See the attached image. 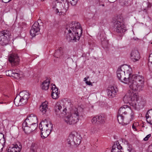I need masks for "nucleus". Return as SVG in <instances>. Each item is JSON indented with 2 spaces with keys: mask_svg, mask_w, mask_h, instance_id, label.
<instances>
[{
  "mask_svg": "<svg viewBox=\"0 0 152 152\" xmlns=\"http://www.w3.org/2000/svg\"><path fill=\"white\" fill-rule=\"evenodd\" d=\"M123 66V67L122 69L129 75L127 78L124 77V83L125 84L131 83L129 87L133 91H140L142 90L144 86L145 79L144 77L137 74L132 75V69L129 66L126 65Z\"/></svg>",
  "mask_w": 152,
  "mask_h": 152,
  "instance_id": "obj_1",
  "label": "nucleus"
},
{
  "mask_svg": "<svg viewBox=\"0 0 152 152\" xmlns=\"http://www.w3.org/2000/svg\"><path fill=\"white\" fill-rule=\"evenodd\" d=\"M65 31L67 41L73 42L79 39L82 34V29L78 22H72L66 26Z\"/></svg>",
  "mask_w": 152,
  "mask_h": 152,
  "instance_id": "obj_2",
  "label": "nucleus"
},
{
  "mask_svg": "<svg viewBox=\"0 0 152 152\" xmlns=\"http://www.w3.org/2000/svg\"><path fill=\"white\" fill-rule=\"evenodd\" d=\"M138 98L137 93L129 91L124 97L123 100L125 103H129L130 106L134 109L139 110L143 107L144 105L142 101L140 102L139 103L135 102L138 100Z\"/></svg>",
  "mask_w": 152,
  "mask_h": 152,
  "instance_id": "obj_3",
  "label": "nucleus"
},
{
  "mask_svg": "<svg viewBox=\"0 0 152 152\" xmlns=\"http://www.w3.org/2000/svg\"><path fill=\"white\" fill-rule=\"evenodd\" d=\"M83 109L81 108H75L72 110L70 114L66 116L64 119L65 122L69 125L76 124L79 120L80 116L82 115L81 111Z\"/></svg>",
  "mask_w": 152,
  "mask_h": 152,
  "instance_id": "obj_4",
  "label": "nucleus"
},
{
  "mask_svg": "<svg viewBox=\"0 0 152 152\" xmlns=\"http://www.w3.org/2000/svg\"><path fill=\"white\" fill-rule=\"evenodd\" d=\"M39 128L41 131V137L45 138L48 136L53 129V125L50 121L48 122L47 119H45L40 123Z\"/></svg>",
  "mask_w": 152,
  "mask_h": 152,
  "instance_id": "obj_5",
  "label": "nucleus"
},
{
  "mask_svg": "<svg viewBox=\"0 0 152 152\" xmlns=\"http://www.w3.org/2000/svg\"><path fill=\"white\" fill-rule=\"evenodd\" d=\"M131 106L129 107L125 105L119 108L117 115L118 121L119 124L124 125H127L129 123V121L124 119L125 116L124 115H126L128 113H130L131 111Z\"/></svg>",
  "mask_w": 152,
  "mask_h": 152,
  "instance_id": "obj_6",
  "label": "nucleus"
},
{
  "mask_svg": "<svg viewBox=\"0 0 152 152\" xmlns=\"http://www.w3.org/2000/svg\"><path fill=\"white\" fill-rule=\"evenodd\" d=\"M28 98V93L26 91H22L15 99L14 103L17 106L23 105L27 103Z\"/></svg>",
  "mask_w": 152,
  "mask_h": 152,
  "instance_id": "obj_7",
  "label": "nucleus"
},
{
  "mask_svg": "<svg viewBox=\"0 0 152 152\" xmlns=\"http://www.w3.org/2000/svg\"><path fill=\"white\" fill-rule=\"evenodd\" d=\"M10 32L8 30H4L0 32V45L3 46H6L10 44Z\"/></svg>",
  "mask_w": 152,
  "mask_h": 152,
  "instance_id": "obj_8",
  "label": "nucleus"
},
{
  "mask_svg": "<svg viewBox=\"0 0 152 152\" xmlns=\"http://www.w3.org/2000/svg\"><path fill=\"white\" fill-rule=\"evenodd\" d=\"M113 22L114 31L117 32L122 34L126 30L123 23L122 18H118L115 20H114Z\"/></svg>",
  "mask_w": 152,
  "mask_h": 152,
  "instance_id": "obj_9",
  "label": "nucleus"
},
{
  "mask_svg": "<svg viewBox=\"0 0 152 152\" xmlns=\"http://www.w3.org/2000/svg\"><path fill=\"white\" fill-rule=\"evenodd\" d=\"M62 107L61 103L60 102H57L54 107L55 113L56 115L58 117H63L66 115V108L63 109L62 112H61Z\"/></svg>",
  "mask_w": 152,
  "mask_h": 152,
  "instance_id": "obj_10",
  "label": "nucleus"
},
{
  "mask_svg": "<svg viewBox=\"0 0 152 152\" xmlns=\"http://www.w3.org/2000/svg\"><path fill=\"white\" fill-rule=\"evenodd\" d=\"M9 60L12 66L17 65L20 61L19 57L16 54H11L9 57Z\"/></svg>",
  "mask_w": 152,
  "mask_h": 152,
  "instance_id": "obj_11",
  "label": "nucleus"
},
{
  "mask_svg": "<svg viewBox=\"0 0 152 152\" xmlns=\"http://www.w3.org/2000/svg\"><path fill=\"white\" fill-rule=\"evenodd\" d=\"M40 30L39 23L37 22H35L32 25L30 31V34L32 37H34Z\"/></svg>",
  "mask_w": 152,
  "mask_h": 152,
  "instance_id": "obj_12",
  "label": "nucleus"
},
{
  "mask_svg": "<svg viewBox=\"0 0 152 152\" xmlns=\"http://www.w3.org/2000/svg\"><path fill=\"white\" fill-rule=\"evenodd\" d=\"M26 122L28 125L37 124V119L36 116L33 114L28 115L24 121Z\"/></svg>",
  "mask_w": 152,
  "mask_h": 152,
  "instance_id": "obj_13",
  "label": "nucleus"
},
{
  "mask_svg": "<svg viewBox=\"0 0 152 152\" xmlns=\"http://www.w3.org/2000/svg\"><path fill=\"white\" fill-rule=\"evenodd\" d=\"M123 67V66L122 65L118 67L117 71V75L118 79L124 83L123 79L125 74L124 70L122 69Z\"/></svg>",
  "mask_w": 152,
  "mask_h": 152,
  "instance_id": "obj_14",
  "label": "nucleus"
},
{
  "mask_svg": "<svg viewBox=\"0 0 152 152\" xmlns=\"http://www.w3.org/2000/svg\"><path fill=\"white\" fill-rule=\"evenodd\" d=\"M117 90L116 88H115ZM117 90H116L114 87H109L107 90V95L110 98H112L115 96Z\"/></svg>",
  "mask_w": 152,
  "mask_h": 152,
  "instance_id": "obj_15",
  "label": "nucleus"
},
{
  "mask_svg": "<svg viewBox=\"0 0 152 152\" xmlns=\"http://www.w3.org/2000/svg\"><path fill=\"white\" fill-rule=\"evenodd\" d=\"M140 57V54L137 50H133L131 54V59L134 62L138 61Z\"/></svg>",
  "mask_w": 152,
  "mask_h": 152,
  "instance_id": "obj_16",
  "label": "nucleus"
},
{
  "mask_svg": "<svg viewBox=\"0 0 152 152\" xmlns=\"http://www.w3.org/2000/svg\"><path fill=\"white\" fill-rule=\"evenodd\" d=\"M48 102L45 101L43 102L40 106L39 107L40 110L43 114H46L47 112L48 111Z\"/></svg>",
  "mask_w": 152,
  "mask_h": 152,
  "instance_id": "obj_17",
  "label": "nucleus"
},
{
  "mask_svg": "<svg viewBox=\"0 0 152 152\" xmlns=\"http://www.w3.org/2000/svg\"><path fill=\"white\" fill-rule=\"evenodd\" d=\"M21 147V146L20 145L19 147L17 145H13L12 146L9 148L7 152H20Z\"/></svg>",
  "mask_w": 152,
  "mask_h": 152,
  "instance_id": "obj_18",
  "label": "nucleus"
},
{
  "mask_svg": "<svg viewBox=\"0 0 152 152\" xmlns=\"http://www.w3.org/2000/svg\"><path fill=\"white\" fill-rule=\"evenodd\" d=\"M31 126H29L26 122H24L22 124V128L26 134H29L31 132L30 129Z\"/></svg>",
  "mask_w": 152,
  "mask_h": 152,
  "instance_id": "obj_19",
  "label": "nucleus"
},
{
  "mask_svg": "<svg viewBox=\"0 0 152 152\" xmlns=\"http://www.w3.org/2000/svg\"><path fill=\"white\" fill-rule=\"evenodd\" d=\"M50 82V80L49 78H47L46 80H44L41 86L42 89L47 90L48 89Z\"/></svg>",
  "mask_w": 152,
  "mask_h": 152,
  "instance_id": "obj_20",
  "label": "nucleus"
},
{
  "mask_svg": "<svg viewBox=\"0 0 152 152\" xmlns=\"http://www.w3.org/2000/svg\"><path fill=\"white\" fill-rule=\"evenodd\" d=\"M74 135L75 134H73L72 133H71L70 134L67 140V143L70 145V146L71 145H74V143L72 142H74Z\"/></svg>",
  "mask_w": 152,
  "mask_h": 152,
  "instance_id": "obj_21",
  "label": "nucleus"
},
{
  "mask_svg": "<svg viewBox=\"0 0 152 152\" xmlns=\"http://www.w3.org/2000/svg\"><path fill=\"white\" fill-rule=\"evenodd\" d=\"M79 136L77 133H76V134H75L74 142H72L74 143V145H78L80 143L81 140L79 138Z\"/></svg>",
  "mask_w": 152,
  "mask_h": 152,
  "instance_id": "obj_22",
  "label": "nucleus"
},
{
  "mask_svg": "<svg viewBox=\"0 0 152 152\" xmlns=\"http://www.w3.org/2000/svg\"><path fill=\"white\" fill-rule=\"evenodd\" d=\"M63 53L62 48L61 47L59 48L56 51L54 56L55 57L58 58Z\"/></svg>",
  "mask_w": 152,
  "mask_h": 152,
  "instance_id": "obj_23",
  "label": "nucleus"
},
{
  "mask_svg": "<svg viewBox=\"0 0 152 152\" xmlns=\"http://www.w3.org/2000/svg\"><path fill=\"white\" fill-rule=\"evenodd\" d=\"M98 122L101 124H103L104 123L106 119L105 115H102L97 116Z\"/></svg>",
  "mask_w": 152,
  "mask_h": 152,
  "instance_id": "obj_24",
  "label": "nucleus"
},
{
  "mask_svg": "<svg viewBox=\"0 0 152 152\" xmlns=\"http://www.w3.org/2000/svg\"><path fill=\"white\" fill-rule=\"evenodd\" d=\"M112 148L115 149L116 148L118 149V151H122V147L119 144L118 141H116L114 142L113 145L112 146Z\"/></svg>",
  "mask_w": 152,
  "mask_h": 152,
  "instance_id": "obj_25",
  "label": "nucleus"
},
{
  "mask_svg": "<svg viewBox=\"0 0 152 152\" xmlns=\"http://www.w3.org/2000/svg\"><path fill=\"white\" fill-rule=\"evenodd\" d=\"M148 66L150 70H152V53L151 54L148 59Z\"/></svg>",
  "mask_w": 152,
  "mask_h": 152,
  "instance_id": "obj_26",
  "label": "nucleus"
},
{
  "mask_svg": "<svg viewBox=\"0 0 152 152\" xmlns=\"http://www.w3.org/2000/svg\"><path fill=\"white\" fill-rule=\"evenodd\" d=\"M0 137H2L1 139H0V142L2 143V145L3 146L2 148H1V149H2L5 142V138L4 135L2 133H0Z\"/></svg>",
  "mask_w": 152,
  "mask_h": 152,
  "instance_id": "obj_27",
  "label": "nucleus"
},
{
  "mask_svg": "<svg viewBox=\"0 0 152 152\" xmlns=\"http://www.w3.org/2000/svg\"><path fill=\"white\" fill-rule=\"evenodd\" d=\"M59 92H52L51 96L52 98L54 99H57L59 96Z\"/></svg>",
  "mask_w": 152,
  "mask_h": 152,
  "instance_id": "obj_28",
  "label": "nucleus"
},
{
  "mask_svg": "<svg viewBox=\"0 0 152 152\" xmlns=\"http://www.w3.org/2000/svg\"><path fill=\"white\" fill-rule=\"evenodd\" d=\"M78 0H66V1L67 3H69V2H70L71 4L73 6H75L77 4Z\"/></svg>",
  "mask_w": 152,
  "mask_h": 152,
  "instance_id": "obj_29",
  "label": "nucleus"
},
{
  "mask_svg": "<svg viewBox=\"0 0 152 152\" xmlns=\"http://www.w3.org/2000/svg\"><path fill=\"white\" fill-rule=\"evenodd\" d=\"M12 77L16 79L20 77V74L19 72H16L14 70Z\"/></svg>",
  "mask_w": 152,
  "mask_h": 152,
  "instance_id": "obj_30",
  "label": "nucleus"
},
{
  "mask_svg": "<svg viewBox=\"0 0 152 152\" xmlns=\"http://www.w3.org/2000/svg\"><path fill=\"white\" fill-rule=\"evenodd\" d=\"M37 124H32L31 125H29V126H31L30 129L31 130V132L34 131L36 129L37 126Z\"/></svg>",
  "mask_w": 152,
  "mask_h": 152,
  "instance_id": "obj_31",
  "label": "nucleus"
},
{
  "mask_svg": "<svg viewBox=\"0 0 152 152\" xmlns=\"http://www.w3.org/2000/svg\"><path fill=\"white\" fill-rule=\"evenodd\" d=\"M13 72V70H8L6 71V75L8 76L12 77Z\"/></svg>",
  "mask_w": 152,
  "mask_h": 152,
  "instance_id": "obj_32",
  "label": "nucleus"
},
{
  "mask_svg": "<svg viewBox=\"0 0 152 152\" xmlns=\"http://www.w3.org/2000/svg\"><path fill=\"white\" fill-rule=\"evenodd\" d=\"M51 89L52 90V92L54 93L58 91V89L57 88L55 85L53 84V85L52 86V88H51Z\"/></svg>",
  "mask_w": 152,
  "mask_h": 152,
  "instance_id": "obj_33",
  "label": "nucleus"
},
{
  "mask_svg": "<svg viewBox=\"0 0 152 152\" xmlns=\"http://www.w3.org/2000/svg\"><path fill=\"white\" fill-rule=\"evenodd\" d=\"M97 132L96 129L94 127H92L90 129V132L91 134H93Z\"/></svg>",
  "mask_w": 152,
  "mask_h": 152,
  "instance_id": "obj_34",
  "label": "nucleus"
},
{
  "mask_svg": "<svg viewBox=\"0 0 152 152\" xmlns=\"http://www.w3.org/2000/svg\"><path fill=\"white\" fill-rule=\"evenodd\" d=\"M98 121L97 116L94 117L91 120V122L93 124H95L96 122Z\"/></svg>",
  "mask_w": 152,
  "mask_h": 152,
  "instance_id": "obj_35",
  "label": "nucleus"
},
{
  "mask_svg": "<svg viewBox=\"0 0 152 152\" xmlns=\"http://www.w3.org/2000/svg\"><path fill=\"white\" fill-rule=\"evenodd\" d=\"M130 112H131L130 114V116L131 117V118L130 119V121H132L133 119V118H134V113L132 111V109H131V111H130Z\"/></svg>",
  "mask_w": 152,
  "mask_h": 152,
  "instance_id": "obj_36",
  "label": "nucleus"
},
{
  "mask_svg": "<svg viewBox=\"0 0 152 152\" xmlns=\"http://www.w3.org/2000/svg\"><path fill=\"white\" fill-rule=\"evenodd\" d=\"M118 149H115L113 148H112V150L111 151V152H123L122 151H118Z\"/></svg>",
  "mask_w": 152,
  "mask_h": 152,
  "instance_id": "obj_37",
  "label": "nucleus"
},
{
  "mask_svg": "<svg viewBox=\"0 0 152 152\" xmlns=\"http://www.w3.org/2000/svg\"><path fill=\"white\" fill-rule=\"evenodd\" d=\"M151 134H149L148 135L145 137L143 140L144 141H147L148 140V138L151 137Z\"/></svg>",
  "mask_w": 152,
  "mask_h": 152,
  "instance_id": "obj_38",
  "label": "nucleus"
},
{
  "mask_svg": "<svg viewBox=\"0 0 152 152\" xmlns=\"http://www.w3.org/2000/svg\"><path fill=\"white\" fill-rule=\"evenodd\" d=\"M148 151V152H152V145L149 146Z\"/></svg>",
  "mask_w": 152,
  "mask_h": 152,
  "instance_id": "obj_39",
  "label": "nucleus"
},
{
  "mask_svg": "<svg viewBox=\"0 0 152 152\" xmlns=\"http://www.w3.org/2000/svg\"><path fill=\"white\" fill-rule=\"evenodd\" d=\"M150 110H148L146 114L145 117L146 118L147 120V119L149 118V115H148V113H149V111H150Z\"/></svg>",
  "mask_w": 152,
  "mask_h": 152,
  "instance_id": "obj_40",
  "label": "nucleus"
},
{
  "mask_svg": "<svg viewBox=\"0 0 152 152\" xmlns=\"http://www.w3.org/2000/svg\"><path fill=\"white\" fill-rule=\"evenodd\" d=\"M86 83L88 85H91V86H92V83L90 81H87L86 82Z\"/></svg>",
  "mask_w": 152,
  "mask_h": 152,
  "instance_id": "obj_41",
  "label": "nucleus"
},
{
  "mask_svg": "<svg viewBox=\"0 0 152 152\" xmlns=\"http://www.w3.org/2000/svg\"><path fill=\"white\" fill-rule=\"evenodd\" d=\"M101 42H102V43H104V41L105 40L104 37V38H101Z\"/></svg>",
  "mask_w": 152,
  "mask_h": 152,
  "instance_id": "obj_42",
  "label": "nucleus"
},
{
  "mask_svg": "<svg viewBox=\"0 0 152 152\" xmlns=\"http://www.w3.org/2000/svg\"><path fill=\"white\" fill-rule=\"evenodd\" d=\"M89 77H88L87 78H86V77H85L84 79V81H86V82L87 81V80H88V79L89 78Z\"/></svg>",
  "mask_w": 152,
  "mask_h": 152,
  "instance_id": "obj_43",
  "label": "nucleus"
},
{
  "mask_svg": "<svg viewBox=\"0 0 152 152\" xmlns=\"http://www.w3.org/2000/svg\"><path fill=\"white\" fill-rule=\"evenodd\" d=\"M147 122L148 123L152 125V123H151V121H148V120H147Z\"/></svg>",
  "mask_w": 152,
  "mask_h": 152,
  "instance_id": "obj_44",
  "label": "nucleus"
},
{
  "mask_svg": "<svg viewBox=\"0 0 152 152\" xmlns=\"http://www.w3.org/2000/svg\"><path fill=\"white\" fill-rule=\"evenodd\" d=\"M132 128L133 129H134L136 130V127L134 126V124H133L132 125Z\"/></svg>",
  "mask_w": 152,
  "mask_h": 152,
  "instance_id": "obj_45",
  "label": "nucleus"
},
{
  "mask_svg": "<svg viewBox=\"0 0 152 152\" xmlns=\"http://www.w3.org/2000/svg\"><path fill=\"white\" fill-rule=\"evenodd\" d=\"M0 103L1 104H2L4 103V102H0Z\"/></svg>",
  "mask_w": 152,
  "mask_h": 152,
  "instance_id": "obj_46",
  "label": "nucleus"
},
{
  "mask_svg": "<svg viewBox=\"0 0 152 152\" xmlns=\"http://www.w3.org/2000/svg\"><path fill=\"white\" fill-rule=\"evenodd\" d=\"M57 12H58V9H57Z\"/></svg>",
  "mask_w": 152,
  "mask_h": 152,
  "instance_id": "obj_47",
  "label": "nucleus"
},
{
  "mask_svg": "<svg viewBox=\"0 0 152 152\" xmlns=\"http://www.w3.org/2000/svg\"><path fill=\"white\" fill-rule=\"evenodd\" d=\"M57 12H58V9H57Z\"/></svg>",
  "mask_w": 152,
  "mask_h": 152,
  "instance_id": "obj_48",
  "label": "nucleus"
},
{
  "mask_svg": "<svg viewBox=\"0 0 152 152\" xmlns=\"http://www.w3.org/2000/svg\"><path fill=\"white\" fill-rule=\"evenodd\" d=\"M11 0H9V1H8V2H9L10 1H11Z\"/></svg>",
  "mask_w": 152,
  "mask_h": 152,
  "instance_id": "obj_49",
  "label": "nucleus"
},
{
  "mask_svg": "<svg viewBox=\"0 0 152 152\" xmlns=\"http://www.w3.org/2000/svg\"><path fill=\"white\" fill-rule=\"evenodd\" d=\"M150 113V112H149V113H148V115H149V114Z\"/></svg>",
  "mask_w": 152,
  "mask_h": 152,
  "instance_id": "obj_50",
  "label": "nucleus"
},
{
  "mask_svg": "<svg viewBox=\"0 0 152 152\" xmlns=\"http://www.w3.org/2000/svg\"><path fill=\"white\" fill-rule=\"evenodd\" d=\"M65 9L66 10V8H65Z\"/></svg>",
  "mask_w": 152,
  "mask_h": 152,
  "instance_id": "obj_51",
  "label": "nucleus"
},
{
  "mask_svg": "<svg viewBox=\"0 0 152 152\" xmlns=\"http://www.w3.org/2000/svg\"><path fill=\"white\" fill-rule=\"evenodd\" d=\"M151 110H152V109H151Z\"/></svg>",
  "mask_w": 152,
  "mask_h": 152,
  "instance_id": "obj_52",
  "label": "nucleus"
}]
</instances>
